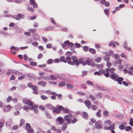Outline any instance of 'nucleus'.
<instances>
[{
    "label": "nucleus",
    "instance_id": "nucleus-52",
    "mask_svg": "<svg viewBox=\"0 0 133 133\" xmlns=\"http://www.w3.org/2000/svg\"><path fill=\"white\" fill-rule=\"evenodd\" d=\"M45 73L43 72H40L39 74V75L41 77H43V76L45 75Z\"/></svg>",
    "mask_w": 133,
    "mask_h": 133
},
{
    "label": "nucleus",
    "instance_id": "nucleus-60",
    "mask_svg": "<svg viewBox=\"0 0 133 133\" xmlns=\"http://www.w3.org/2000/svg\"><path fill=\"white\" fill-rule=\"evenodd\" d=\"M84 50L85 51H87L88 50V47L87 46H84L83 47Z\"/></svg>",
    "mask_w": 133,
    "mask_h": 133
},
{
    "label": "nucleus",
    "instance_id": "nucleus-55",
    "mask_svg": "<svg viewBox=\"0 0 133 133\" xmlns=\"http://www.w3.org/2000/svg\"><path fill=\"white\" fill-rule=\"evenodd\" d=\"M119 128L121 130H123L125 128V126L123 124H121L119 126Z\"/></svg>",
    "mask_w": 133,
    "mask_h": 133
},
{
    "label": "nucleus",
    "instance_id": "nucleus-19",
    "mask_svg": "<svg viewBox=\"0 0 133 133\" xmlns=\"http://www.w3.org/2000/svg\"><path fill=\"white\" fill-rule=\"evenodd\" d=\"M45 106L47 108L50 110L54 108V106L49 103L46 104Z\"/></svg>",
    "mask_w": 133,
    "mask_h": 133
},
{
    "label": "nucleus",
    "instance_id": "nucleus-64",
    "mask_svg": "<svg viewBox=\"0 0 133 133\" xmlns=\"http://www.w3.org/2000/svg\"><path fill=\"white\" fill-rule=\"evenodd\" d=\"M114 52L113 51L110 50L108 52V55L110 56L113 54Z\"/></svg>",
    "mask_w": 133,
    "mask_h": 133
},
{
    "label": "nucleus",
    "instance_id": "nucleus-11",
    "mask_svg": "<svg viewBox=\"0 0 133 133\" xmlns=\"http://www.w3.org/2000/svg\"><path fill=\"white\" fill-rule=\"evenodd\" d=\"M115 70V69L114 68H111L110 69L107 68L106 69L105 71L106 72H108L109 74L110 73V75L111 74L114 73V72Z\"/></svg>",
    "mask_w": 133,
    "mask_h": 133
},
{
    "label": "nucleus",
    "instance_id": "nucleus-1",
    "mask_svg": "<svg viewBox=\"0 0 133 133\" xmlns=\"http://www.w3.org/2000/svg\"><path fill=\"white\" fill-rule=\"evenodd\" d=\"M23 101L25 104L28 105L29 107V109L31 110L34 109V111L36 114L38 113V109L37 108L38 107V106L36 105H34V103L31 100L28 99L24 98L23 99Z\"/></svg>",
    "mask_w": 133,
    "mask_h": 133
},
{
    "label": "nucleus",
    "instance_id": "nucleus-48",
    "mask_svg": "<svg viewBox=\"0 0 133 133\" xmlns=\"http://www.w3.org/2000/svg\"><path fill=\"white\" fill-rule=\"evenodd\" d=\"M122 62V60L120 59L118 60V61H116L115 62V63L116 64H120Z\"/></svg>",
    "mask_w": 133,
    "mask_h": 133
},
{
    "label": "nucleus",
    "instance_id": "nucleus-20",
    "mask_svg": "<svg viewBox=\"0 0 133 133\" xmlns=\"http://www.w3.org/2000/svg\"><path fill=\"white\" fill-rule=\"evenodd\" d=\"M104 11L105 14L109 17V9H105L104 10Z\"/></svg>",
    "mask_w": 133,
    "mask_h": 133
},
{
    "label": "nucleus",
    "instance_id": "nucleus-62",
    "mask_svg": "<svg viewBox=\"0 0 133 133\" xmlns=\"http://www.w3.org/2000/svg\"><path fill=\"white\" fill-rule=\"evenodd\" d=\"M114 56L116 60L118 59L119 56L117 54H116L114 55Z\"/></svg>",
    "mask_w": 133,
    "mask_h": 133
},
{
    "label": "nucleus",
    "instance_id": "nucleus-47",
    "mask_svg": "<svg viewBox=\"0 0 133 133\" xmlns=\"http://www.w3.org/2000/svg\"><path fill=\"white\" fill-rule=\"evenodd\" d=\"M12 97L11 96H9L6 99L7 103L9 102L12 99Z\"/></svg>",
    "mask_w": 133,
    "mask_h": 133
},
{
    "label": "nucleus",
    "instance_id": "nucleus-16",
    "mask_svg": "<svg viewBox=\"0 0 133 133\" xmlns=\"http://www.w3.org/2000/svg\"><path fill=\"white\" fill-rule=\"evenodd\" d=\"M32 89L33 90V93L34 94H38L37 87L36 86L34 85L33 87L32 88Z\"/></svg>",
    "mask_w": 133,
    "mask_h": 133
},
{
    "label": "nucleus",
    "instance_id": "nucleus-44",
    "mask_svg": "<svg viewBox=\"0 0 133 133\" xmlns=\"http://www.w3.org/2000/svg\"><path fill=\"white\" fill-rule=\"evenodd\" d=\"M98 88L99 89L101 90H106V89L104 87L99 86L98 87Z\"/></svg>",
    "mask_w": 133,
    "mask_h": 133
},
{
    "label": "nucleus",
    "instance_id": "nucleus-24",
    "mask_svg": "<svg viewBox=\"0 0 133 133\" xmlns=\"http://www.w3.org/2000/svg\"><path fill=\"white\" fill-rule=\"evenodd\" d=\"M108 45L110 47L112 46L113 47H115L116 46L115 42H114L113 41H112L110 42L109 44Z\"/></svg>",
    "mask_w": 133,
    "mask_h": 133
},
{
    "label": "nucleus",
    "instance_id": "nucleus-31",
    "mask_svg": "<svg viewBox=\"0 0 133 133\" xmlns=\"http://www.w3.org/2000/svg\"><path fill=\"white\" fill-rule=\"evenodd\" d=\"M102 58L101 57H97L95 59V61L97 63H98L101 61Z\"/></svg>",
    "mask_w": 133,
    "mask_h": 133
},
{
    "label": "nucleus",
    "instance_id": "nucleus-13",
    "mask_svg": "<svg viewBox=\"0 0 133 133\" xmlns=\"http://www.w3.org/2000/svg\"><path fill=\"white\" fill-rule=\"evenodd\" d=\"M35 0H30V4L32 5H33V7L34 8H37V3L35 2Z\"/></svg>",
    "mask_w": 133,
    "mask_h": 133
},
{
    "label": "nucleus",
    "instance_id": "nucleus-2",
    "mask_svg": "<svg viewBox=\"0 0 133 133\" xmlns=\"http://www.w3.org/2000/svg\"><path fill=\"white\" fill-rule=\"evenodd\" d=\"M110 77L114 81H117L118 83L120 84H122V81H123L124 79L123 78L119 77V76L115 73L110 75Z\"/></svg>",
    "mask_w": 133,
    "mask_h": 133
},
{
    "label": "nucleus",
    "instance_id": "nucleus-12",
    "mask_svg": "<svg viewBox=\"0 0 133 133\" xmlns=\"http://www.w3.org/2000/svg\"><path fill=\"white\" fill-rule=\"evenodd\" d=\"M71 58L70 57L67 56L66 57V60L67 61V63L69 64L72 65L74 64V63L72 61H71Z\"/></svg>",
    "mask_w": 133,
    "mask_h": 133
},
{
    "label": "nucleus",
    "instance_id": "nucleus-7",
    "mask_svg": "<svg viewBox=\"0 0 133 133\" xmlns=\"http://www.w3.org/2000/svg\"><path fill=\"white\" fill-rule=\"evenodd\" d=\"M95 127L97 129H101L102 128V123L101 121L99 120L96 122L95 123Z\"/></svg>",
    "mask_w": 133,
    "mask_h": 133
},
{
    "label": "nucleus",
    "instance_id": "nucleus-29",
    "mask_svg": "<svg viewBox=\"0 0 133 133\" xmlns=\"http://www.w3.org/2000/svg\"><path fill=\"white\" fill-rule=\"evenodd\" d=\"M103 114L105 117H107L109 115V112L106 110H104L103 111Z\"/></svg>",
    "mask_w": 133,
    "mask_h": 133
},
{
    "label": "nucleus",
    "instance_id": "nucleus-15",
    "mask_svg": "<svg viewBox=\"0 0 133 133\" xmlns=\"http://www.w3.org/2000/svg\"><path fill=\"white\" fill-rule=\"evenodd\" d=\"M37 84L38 85H41L43 87H45L46 84V83L43 81H41L38 82Z\"/></svg>",
    "mask_w": 133,
    "mask_h": 133
},
{
    "label": "nucleus",
    "instance_id": "nucleus-46",
    "mask_svg": "<svg viewBox=\"0 0 133 133\" xmlns=\"http://www.w3.org/2000/svg\"><path fill=\"white\" fill-rule=\"evenodd\" d=\"M102 94L101 93H98L96 95V96L98 98H101L102 97Z\"/></svg>",
    "mask_w": 133,
    "mask_h": 133
},
{
    "label": "nucleus",
    "instance_id": "nucleus-22",
    "mask_svg": "<svg viewBox=\"0 0 133 133\" xmlns=\"http://www.w3.org/2000/svg\"><path fill=\"white\" fill-rule=\"evenodd\" d=\"M20 14H18L17 15L14 16H13V18L17 20H19L20 19Z\"/></svg>",
    "mask_w": 133,
    "mask_h": 133
},
{
    "label": "nucleus",
    "instance_id": "nucleus-21",
    "mask_svg": "<svg viewBox=\"0 0 133 133\" xmlns=\"http://www.w3.org/2000/svg\"><path fill=\"white\" fill-rule=\"evenodd\" d=\"M127 44L126 42H125L124 43V44L123 45V47L127 50L128 51H130L131 50V48L130 47H129L128 48H127Z\"/></svg>",
    "mask_w": 133,
    "mask_h": 133
},
{
    "label": "nucleus",
    "instance_id": "nucleus-37",
    "mask_svg": "<svg viewBox=\"0 0 133 133\" xmlns=\"http://www.w3.org/2000/svg\"><path fill=\"white\" fill-rule=\"evenodd\" d=\"M66 86L68 89H71L73 88V86L72 85L70 84H67Z\"/></svg>",
    "mask_w": 133,
    "mask_h": 133
},
{
    "label": "nucleus",
    "instance_id": "nucleus-41",
    "mask_svg": "<svg viewBox=\"0 0 133 133\" xmlns=\"http://www.w3.org/2000/svg\"><path fill=\"white\" fill-rule=\"evenodd\" d=\"M53 62V60L51 59H48L47 62V63L48 64H51Z\"/></svg>",
    "mask_w": 133,
    "mask_h": 133
},
{
    "label": "nucleus",
    "instance_id": "nucleus-28",
    "mask_svg": "<svg viewBox=\"0 0 133 133\" xmlns=\"http://www.w3.org/2000/svg\"><path fill=\"white\" fill-rule=\"evenodd\" d=\"M89 51L91 53L94 54H95L96 52V50L95 49L93 48H89Z\"/></svg>",
    "mask_w": 133,
    "mask_h": 133
},
{
    "label": "nucleus",
    "instance_id": "nucleus-58",
    "mask_svg": "<svg viewBox=\"0 0 133 133\" xmlns=\"http://www.w3.org/2000/svg\"><path fill=\"white\" fill-rule=\"evenodd\" d=\"M36 29H30L29 30V31L31 33H32L35 32L36 31Z\"/></svg>",
    "mask_w": 133,
    "mask_h": 133
},
{
    "label": "nucleus",
    "instance_id": "nucleus-54",
    "mask_svg": "<svg viewBox=\"0 0 133 133\" xmlns=\"http://www.w3.org/2000/svg\"><path fill=\"white\" fill-rule=\"evenodd\" d=\"M22 108L26 111H28V110L29 109V108L28 106H26L25 105H24L22 107Z\"/></svg>",
    "mask_w": 133,
    "mask_h": 133
},
{
    "label": "nucleus",
    "instance_id": "nucleus-33",
    "mask_svg": "<svg viewBox=\"0 0 133 133\" xmlns=\"http://www.w3.org/2000/svg\"><path fill=\"white\" fill-rule=\"evenodd\" d=\"M65 85V83L64 82H61L59 83L58 85L59 87H62L64 86Z\"/></svg>",
    "mask_w": 133,
    "mask_h": 133
},
{
    "label": "nucleus",
    "instance_id": "nucleus-4",
    "mask_svg": "<svg viewBox=\"0 0 133 133\" xmlns=\"http://www.w3.org/2000/svg\"><path fill=\"white\" fill-rule=\"evenodd\" d=\"M71 59L73 61H72L74 63V64L72 65H74L75 64L77 65H78L79 64H80V61L81 58L79 59H78L75 56H73L71 57Z\"/></svg>",
    "mask_w": 133,
    "mask_h": 133
},
{
    "label": "nucleus",
    "instance_id": "nucleus-10",
    "mask_svg": "<svg viewBox=\"0 0 133 133\" xmlns=\"http://www.w3.org/2000/svg\"><path fill=\"white\" fill-rule=\"evenodd\" d=\"M56 120L59 122V124L60 125L62 124L64 121V119L61 117H59Z\"/></svg>",
    "mask_w": 133,
    "mask_h": 133
},
{
    "label": "nucleus",
    "instance_id": "nucleus-6",
    "mask_svg": "<svg viewBox=\"0 0 133 133\" xmlns=\"http://www.w3.org/2000/svg\"><path fill=\"white\" fill-rule=\"evenodd\" d=\"M57 107L59 110H60V111H62L64 113H69V110L67 108H64L62 106L59 105H57Z\"/></svg>",
    "mask_w": 133,
    "mask_h": 133
},
{
    "label": "nucleus",
    "instance_id": "nucleus-9",
    "mask_svg": "<svg viewBox=\"0 0 133 133\" xmlns=\"http://www.w3.org/2000/svg\"><path fill=\"white\" fill-rule=\"evenodd\" d=\"M85 105L88 108H91V102L88 100H86L84 102Z\"/></svg>",
    "mask_w": 133,
    "mask_h": 133
},
{
    "label": "nucleus",
    "instance_id": "nucleus-43",
    "mask_svg": "<svg viewBox=\"0 0 133 133\" xmlns=\"http://www.w3.org/2000/svg\"><path fill=\"white\" fill-rule=\"evenodd\" d=\"M0 34L3 35H8L9 34L6 32L2 31L1 32Z\"/></svg>",
    "mask_w": 133,
    "mask_h": 133
},
{
    "label": "nucleus",
    "instance_id": "nucleus-53",
    "mask_svg": "<svg viewBox=\"0 0 133 133\" xmlns=\"http://www.w3.org/2000/svg\"><path fill=\"white\" fill-rule=\"evenodd\" d=\"M27 9L28 10L32 12H33L34 11V9L31 7H28L27 8Z\"/></svg>",
    "mask_w": 133,
    "mask_h": 133
},
{
    "label": "nucleus",
    "instance_id": "nucleus-17",
    "mask_svg": "<svg viewBox=\"0 0 133 133\" xmlns=\"http://www.w3.org/2000/svg\"><path fill=\"white\" fill-rule=\"evenodd\" d=\"M25 76L29 77L30 79H31L35 77V75L32 74H25Z\"/></svg>",
    "mask_w": 133,
    "mask_h": 133
},
{
    "label": "nucleus",
    "instance_id": "nucleus-57",
    "mask_svg": "<svg viewBox=\"0 0 133 133\" xmlns=\"http://www.w3.org/2000/svg\"><path fill=\"white\" fill-rule=\"evenodd\" d=\"M132 129V128L130 126H127L125 128V130L127 131H128L130 130L131 129Z\"/></svg>",
    "mask_w": 133,
    "mask_h": 133
},
{
    "label": "nucleus",
    "instance_id": "nucleus-8",
    "mask_svg": "<svg viewBox=\"0 0 133 133\" xmlns=\"http://www.w3.org/2000/svg\"><path fill=\"white\" fill-rule=\"evenodd\" d=\"M26 130L30 133H33L34 132V130L31 129V126L29 123H26Z\"/></svg>",
    "mask_w": 133,
    "mask_h": 133
},
{
    "label": "nucleus",
    "instance_id": "nucleus-5",
    "mask_svg": "<svg viewBox=\"0 0 133 133\" xmlns=\"http://www.w3.org/2000/svg\"><path fill=\"white\" fill-rule=\"evenodd\" d=\"M72 118V115L70 114L65 115L64 117V120H65L69 124L71 123V118Z\"/></svg>",
    "mask_w": 133,
    "mask_h": 133
},
{
    "label": "nucleus",
    "instance_id": "nucleus-25",
    "mask_svg": "<svg viewBox=\"0 0 133 133\" xmlns=\"http://www.w3.org/2000/svg\"><path fill=\"white\" fill-rule=\"evenodd\" d=\"M10 49L11 50H16L17 51H18L19 50V48L13 46L10 47Z\"/></svg>",
    "mask_w": 133,
    "mask_h": 133
},
{
    "label": "nucleus",
    "instance_id": "nucleus-23",
    "mask_svg": "<svg viewBox=\"0 0 133 133\" xmlns=\"http://www.w3.org/2000/svg\"><path fill=\"white\" fill-rule=\"evenodd\" d=\"M60 60L61 62H64L65 63H67V61L66 60V59L64 56H62L60 57Z\"/></svg>",
    "mask_w": 133,
    "mask_h": 133
},
{
    "label": "nucleus",
    "instance_id": "nucleus-59",
    "mask_svg": "<svg viewBox=\"0 0 133 133\" xmlns=\"http://www.w3.org/2000/svg\"><path fill=\"white\" fill-rule=\"evenodd\" d=\"M91 107L92 109L93 110H96L97 108V107L95 105H93L91 106Z\"/></svg>",
    "mask_w": 133,
    "mask_h": 133
},
{
    "label": "nucleus",
    "instance_id": "nucleus-50",
    "mask_svg": "<svg viewBox=\"0 0 133 133\" xmlns=\"http://www.w3.org/2000/svg\"><path fill=\"white\" fill-rule=\"evenodd\" d=\"M42 79L45 80H49V77L47 76H43L42 77Z\"/></svg>",
    "mask_w": 133,
    "mask_h": 133
},
{
    "label": "nucleus",
    "instance_id": "nucleus-39",
    "mask_svg": "<svg viewBox=\"0 0 133 133\" xmlns=\"http://www.w3.org/2000/svg\"><path fill=\"white\" fill-rule=\"evenodd\" d=\"M56 96L58 97V100H61L62 98V95L60 94H57Z\"/></svg>",
    "mask_w": 133,
    "mask_h": 133
},
{
    "label": "nucleus",
    "instance_id": "nucleus-61",
    "mask_svg": "<svg viewBox=\"0 0 133 133\" xmlns=\"http://www.w3.org/2000/svg\"><path fill=\"white\" fill-rule=\"evenodd\" d=\"M46 66V65L45 64H43L42 65H38V66L41 68H43Z\"/></svg>",
    "mask_w": 133,
    "mask_h": 133
},
{
    "label": "nucleus",
    "instance_id": "nucleus-42",
    "mask_svg": "<svg viewBox=\"0 0 133 133\" xmlns=\"http://www.w3.org/2000/svg\"><path fill=\"white\" fill-rule=\"evenodd\" d=\"M19 89H23L26 88V86L23 85H21L19 86Z\"/></svg>",
    "mask_w": 133,
    "mask_h": 133
},
{
    "label": "nucleus",
    "instance_id": "nucleus-51",
    "mask_svg": "<svg viewBox=\"0 0 133 133\" xmlns=\"http://www.w3.org/2000/svg\"><path fill=\"white\" fill-rule=\"evenodd\" d=\"M103 64H101L97 65L96 67L98 69H102L103 68Z\"/></svg>",
    "mask_w": 133,
    "mask_h": 133
},
{
    "label": "nucleus",
    "instance_id": "nucleus-18",
    "mask_svg": "<svg viewBox=\"0 0 133 133\" xmlns=\"http://www.w3.org/2000/svg\"><path fill=\"white\" fill-rule=\"evenodd\" d=\"M60 110H59L58 108H54L53 109L52 112L53 113H56L57 114H59L60 113Z\"/></svg>",
    "mask_w": 133,
    "mask_h": 133
},
{
    "label": "nucleus",
    "instance_id": "nucleus-27",
    "mask_svg": "<svg viewBox=\"0 0 133 133\" xmlns=\"http://www.w3.org/2000/svg\"><path fill=\"white\" fill-rule=\"evenodd\" d=\"M45 114L47 118L51 119V117L50 115L49 114L48 111H45Z\"/></svg>",
    "mask_w": 133,
    "mask_h": 133
},
{
    "label": "nucleus",
    "instance_id": "nucleus-35",
    "mask_svg": "<svg viewBox=\"0 0 133 133\" xmlns=\"http://www.w3.org/2000/svg\"><path fill=\"white\" fill-rule=\"evenodd\" d=\"M88 115L87 113L85 112H84L83 114V118L85 119H87L88 118Z\"/></svg>",
    "mask_w": 133,
    "mask_h": 133
},
{
    "label": "nucleus",
    "instance_id": "nucleus-49",
    "mask_svg": "<svg viewBox=\"0 0 133 133\" xmlns=\"http://www.w3.org/2000/svg\"><path fill=\"white\" fill-rule=\"evenodd\" d=\"M48 97L44 95H42L41 96V98L44 100H45L48 98Z\"/></svg>",
    "mask_w": 133,
    "mask_h": 133
},
{
    "label": "nucleus",
    "instance_id": "nucleus-45",
    "mask_svg": "<svg viewBox=\"0 0 133 133\" xmlns=\"http://www.w3.org/2000/svg\"><path fill=\"white\" fill-rule=\"evenodd\" d=\"M32 45L36 47H37L38 45V43L36 42H34L32 43Z\"/></svg>",
    "mask_w": 133,
    "mask_h": 133
},
{
    "label": "nucleus",
    "instance_id": "nucleus-30",
    "mask_svg": "<svg viewBox=\"0 0 133 133\" xmlns=\"http://www.w3.org/2000/svg\"><path fill=\"white\" fill-rule=\"evenodd\" d=\"M53 27L52 26H48L45 28V30L46 31H49L51 30H52V28Z\"/></svg>",
    "mask_w": 133,
    "mask_h": 133
},
{
    "label": "nucleus",
    "instance_id": "nucleus-26",
    "mask_svg": "<svg viewBox=\"0 0 133 133\" xmlns=\"http://www.w3.org/2000/svg\"><path fill=\"white\" fill-rule=\"evenodd\" d=\"M104 58L106 61H108L109 60L110 56H109V55H105L104 57Z\"/></svg>",
    "mask_w": 133,
    "mask_h": 133
},
{
    "label": "nucleus",
    "instance_id": "nucleus-40",
    "mask_svg": "<svg viewBox=\"0 0 133 133\" xmlns=\"http://www.w3.org/2000/svg\"><path fill=\"white\" fill-rule=\"evenodd\" d=\"M88 73V72L86 71H82V77H84Z\"/></svg>",
    "mask_w": 133,
    "mask_h": 133
},
{
    "label": "nucleus",
    "instance_id": "nucleus-36",
    "mask_svg": "<svg viewBox=\"0 0 133 133\" xmlns=\"http://www.w3.org/2000/svg\"><path fill=\"white\" fill-rule=\"evenodd\" d=\"M25 74H24L22 75L21 76L19 77L18 79L19 80H21L22 79H24L25 78Z\"/></svg>",
    "mask_w": 133,
    "mask_h": 133
},
{
    "label": "nucleus",
    "instance_id": "nucleus-32",
    "mask_svg": "<svg viewBox=\"0 0 133 133\" xmlns=\"http://www.w3.org/2000/svg\"><path fill=\"white\" fill-rule=\"evenodd\" d=\"M25 122V121L23 119H20V123L19 125V127L22 126Z\"/></svg>",
    "mask_w": 133,
    "mask_h": 133
},
{
    "label": "nucleus",
    "instance_id": "nucleus-14",
    "mask_svg": "<svg viewBox=\"0 0 133 133\" xmlns=\"http://www.w3.org/2000/svg\"><path fill=\"white\" fill-rule=\"evenodd\" d=\"M12 122V119L10 118L7 120V121L6 122V126H10L11 125Z\"/></svg>",
    "mask_w": 133,
    "mask_h": 133
},
{
    "label": "nucleus",
    "instance_id": "nucleus-56",
    "mask_svg": "<svg viewBox=\"0 0 133 133\" xmlns=\"http://www.w3.org/2000/svg\"><path fill=\"white\" fill-rule=\"evenodd\" d=\"M30 64L32 66H36L37 65V63L35 62H32L30 63Z\"/></svg>",
    "mask_w": 133,
    "mask_h": 133
},
{
    "label": "nucleus",
    "instance_id": "nucleus-63",
    "mask_svg": "<svg viewBox=\"0 0 133 133\" xmlns=\"http://www.w3.org/2000/svg\"><path fill=\"white\" fill-rule=\"evenodd\" d=\"M105 123L106 124H108V125H110L111 123V122L109 120L105 121Z\"/></svg>",
    "mask_w": 133,
    "mask_h": 133
},
{
    "label": "nucleus",
    "instance_id": "nucleus-34",
    "mask_svg": "<svg viewBox=\"0 0 133 133\" xmlns=\"http://www.w3.org/2000/svg\"><path fill=\"white\" fill-rule=\"evenodd\" d=\"M67 127V124L66 123H65L63 125L62 127V129L63 130H66Z\"/></svg>",
    "mask_w": 133,
    "mask_h": 133
},
{
    "label": "nucleus",
    "instance_id": "nucleus-3",
    "mask_svg": "<svg viewBox=\"0 0 133 133\" xmlns=\"http://www.w3.org/2000/svg\"><path fill=\"white\" fill-rule=\"evenodd\" d=\"M80 61V64H82V65L84 66L87 64L90 65L92 66H94V63L91 60L89 59H88L86 60L85 61H84L83 58H81Z\"/></svg>",
    "mask_w": 133,
    "mask_h": 133
},
{
    "label": "nucleus",
    "instance_id": "nucleus-38",
    "mask_svg": "<svg viewBox=\"0 0 133 133\" xmlns=\"http://www.w3.org/2000/svg\"><path fill=\"white\" fill-rule=\"evenodd\" d=\"M78 121L77 119L74 117L73 119L71 121V123L74 124L76 122Z\"/></svg>",
    "mask_w": 133,
    "mask_h": 133
}]
</instances>
